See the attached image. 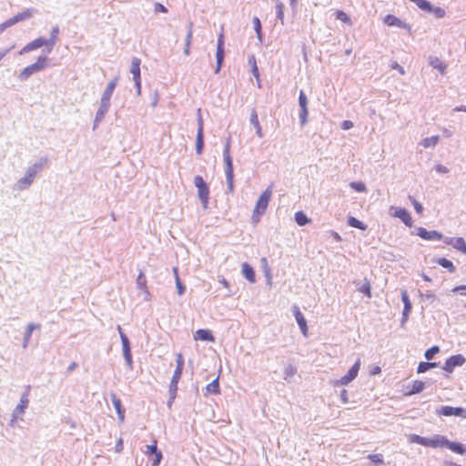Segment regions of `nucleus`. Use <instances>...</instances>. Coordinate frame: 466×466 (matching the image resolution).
Returning <instances> with one entry per match:
<instances>
[{
  "instance_id": "f257e3e1",
  "label": "nucleus",
  "mask_w": 466,
  "mask_h": 466,
  "mask_svg": "<svg viewBox=\"0 0 466 466\" xmlns=\"http://www.w3.org/2000/svg\"><path fill=\"white\" fill-rule=\"evenodd\" d=\"M409 441L411 443H417L424 447L431 448H448L451 451L463 455L466 452V446L461 442L451 441L445 436L436 434L433 438L422 437L418 434H410Z\"/></svg>"
},
{
  "instance_id": "f03ea898",
  "label": "nucleus",
  "mask_w": 466,
  "mask_h": 466,
  "mask_svg": "<svg viewBox=\"0 0 466 466\" xmlns=\"http://www.w3.org/2000/svg\"><path fill=\"white\" fill-rule=\"evenodd\" d=\"M231 137L227 138L223 149V157L225 163V175L228 193L234 192V167L233 160L230 156Z\"/></svg>"
},
{
  "instance_id": "7ed1b4c3",
  "label": "nucleus",
  "mask_w": 466,
  "mask_h": 466,
  "mask_svg": "<svg viewBox=\"0 0 466 466\" xmlns=\"http://www.w3.org/2000/svg\"><path fill=\"white\" fill-rule=\"evenodd\" d=\"M48 66V57L46 55L42 54L36 59V61L25 67L18 75V78L21 81L27 80L32 75L44 70Z\"/></svg>"
},
{
  "instance_id": "20e7f679",
  "label": "nucleus",
  "mask_w": 466,
  "mask_h": 466,
  "mask_svg": "<svg viewBox=\"0 0 466 466\" xmlns=\"http://www.w3.org/2000/svg\"><path fill=\"white\" fill-rule=\"evenodd\" d=\"M194 185L198 188V197L204 208H208L209 200V187L204 178L198 175L194 177Z\"/></svg>"
},
{
  "instance_id": "39448f33",
  "label": "nucleus",
  "mask_w": 466,
  "mask_h": 466,
  "mask_svg": "<svg viewBox=\"0 0 466 466\" xmlns=\"http://www.w3.org/2000/svg\"><path fill=\"white\" fill-rule=\"evenodd\" d=\"M30 385L26 386L25 390L22 393L20 397V401L17 406L15 408L12 413L11 422L16 421L18 418L25 413V410L27 409L29 404V391Z\"/></svg>"
},
{
  "instance_id": "423d86ee",
  "label": "nucleus",
  "mask_w": 466,
  "mask_h": 466,
  "mask_svg": "<svg viewBox=\"0 0 466 466\" xmlns=\"http://www.w3.org/2000/svg\"><path fill=\"white\" fill-rule=\"evenodd\" d=\"M272 185L268 186L266 190L262 192V194L259 196L258 199L257 200L256 207H255V216H262L269 203V200L271 198L272 195Z\"/></svg>"
},
{
  "instance_id": "0eeeda50",
  "label": "nucleus",
  "mask_w": 466,
  "mask_h": 466,
  "mask_svg": "<svg viewBox=\"0 0 466 466\" xmlns=\"http://www.w3.org/2000/svg\"><path fill=\"white\" fill-rule=\"evenodd\" d=\"M436 413L440 416H455L466 419V409L462 407L441 406L436 410Z\"/></svg>"
},
{
  "instance_id": "6e6552de",
  "label": "nucleus",
  "mask_w": 466,
  "mask_h": 466,
  "mask_svg": "<svg viewBox=\"0 0 466 466\" xmlns=\"http://www.w3.org/2000/svg\"><path fill=\"white\" fill-rule=\"evenodd\" d=\"M141 60L138 57H133L131 61L130 73L133 76L135 86L137 88V95L141 93V74H140Z\"/></svg>"
},
{
  "instance_id": "1a4fd4ad",
  "label": "nucleus",
  "mask_w": 466,
  "mask_h": 466,
  "mask_svg": "<svg viewBox=\"0 0 466 466\" xmlns=\"http://www.w3.org/2000/svg\"><path fill=\"white\" fill-rule=\"evenodd\" d=\"M466 362V358L461 354H456L449 357L442 369L448 372H453L454 369L457 367H461Z\"/></svg>"
},
{
  "instance_id": "9d476101",
  "label": "nucleus",
  "mask_w": 466,
  "mask_h": 466,
  "mask_svg": "<svg viewBox=\"0 0 466 466\" xmlns=\"http://www.w3.org/2000/svg\"><path fill=\"white\" fill-rule=\"evenodd\" d=\"M299 121L300 125L303 127L308 122V97L303 90L299 91Z\"/></svg>"
},
{
  "instance_id": "9b49d317",
  "label": "nucleus",
  "mask_w": 466,
  "mask_h": 466,
  "mask_svg": "<svg viewBox=\"0 0 466 466\" xmlns=\"http://www.w3.org/2000/svg\"><path fill=\"white\" fill-rule=\"evenodd\" d=\"M42 46H46V49L43 50V54L46 55L47 56V43L46 41V38L40 36V37H37L35 38V40L29 42L28 44H26L20 51H19V54L20 55H24L25 53H29L33 50H35V49H38Z\"/></svg>"
},
{
  "instance_id": "f8f14e48",
  "label": "nucleus",
  "mask_w": 466,
  "mask_h": 466,
  "mask_svg": "<svg viewBox=\"0 0 466 466\" xmlns=\"http://www.w3.org/2000/svg\"><path fill=\"white\" fill-rule=\"evenodd\" d=\"M417 236L424 240L435 241V240H444L446 237L442 235V233L437 230H428L425 228L419 227L417 228Z\"/></svg>"
},
{
  "instance_id": "ddd939ff",
  "label": "nucleus",
  "mask_w": 466,
  "mask_h": 466,
  "mask_svg": "<svg viewBox=\"0 0 466 466\" xmlns=\"http://www.w3.org/2000/svg\"><path fill=\"white\" fill-rule=\"evenodd\" d=\"M360 368V360L359 359L348 370L347 374L342 376L339 380L338 383L340 385H348L350 382H351L359 373Z\"/></svg>"
},
{
  "instance_id": "4468645a",
  "label": "nucleus",
  "mask_w": 466,
  "mask_h": 466,
  "mask_svg": "<svg viewBox=\"0 0 466 466\" xmlns=\"http://www.w3.org/2000/svg\"><path fill=\"white\" fill-rule=\"evenodd\" d=\"M109 107H110L109 102L100 100V105L96 113V116L94 119L93 130H96V127H98L99 123L104 119L105 116L106 115V113L109 110Z\"/></svg>"
},
{
  "instance_id": "2eb2a0df",
  "label": "nucleus",
  "mask_w": 466,
  "mask_h": 466,
  "mask_svg": "<svg viewBox=\"0 0 466 466\" xmlns=\"http://www.w3.org/2000/svg\"><path fill=\"white\" fill-rule=\"evenodd\" d=\"M444 243L447 245L451 246L458 251L461 252L462 254L466 255V241L461 237H456V238H448L446 237L444 238Z\"/></svg>"
},
{
  "instance_id": "dca6fc26",
  "label": "nucleus",
  "mask_w": 466,
  "mask_h": 466,
  "mask_svg": "<svg viewBox=\"0 0 466 466\" xmlns=\"http://www.w3.org/2000/svg\"><path fill=\"white\" fill-rule=\"evenodd\" d=\"M35 170L34 167H28L25 175L18 180V187L19 189H25L27 188L34 181V178L35 177Z\"/></svg>"
},
{
  "instance_id": "f3484780",
  "label": "nucleus",
  "mask_w": 466,
  "mask_h": 466,
  "mask_svg": "<svg viewBox=\"0 0 466 466\" xmlns=\"http://www.w3.org/2000/svg\"><path fill=\"white\" fill-rule=\"evenodd\" d=\"M393 216L400 218L405 226L411 228L413 220L410 213L404 208H396Z\"/></svg>"
},
{
  "instance_id": "a211bd4d",
  "label": "nucleus",
  "mask_w": 466,
  "mask_h": 466,
  "mask_svg": "<svg viewBox=\"0 0 466 466\" xmlns=\"http://www.w3.org/2000/svg\"><path fill=\"white\" fill-rule=\"evenodd\" d=\"M36 10L35 8H27L24 10L23 12H20L14 15L13 17L9 18V22L12 25L17 24L18 22L26 20L31 18L35 14H36Z\"/></svg>"
},
{
  "instance_id": "6ab92c4d",
  "label": "nucleus",
  "mask_w": 466,
  "mask_h": 466,
  "mask_svg": "<svg viewBox=\"0 0 466 466\" xmlns=\"http://www.w3.org/2000/svg\"><path fill=\"white\" fill-rule=\"evenodd\" d=\"M110 399L117 414L118 420L123 422L125 420V409L122 406L121 400L114 392L110 393Z\"/></svg>"
},
{
  "instance_id": "aec40b11",
  "label": "nucleus",
  "mask_w": 466,
  "mask_h": 466,
  "mask_svg": "<svg viewBox=\"0 0 466 466\" xmlns=\"http://www.w3.org/2000/svg\"><path fill=\"white\" fill-rule=\"evenodd\" d=\"M294 317L296 319V321L300 329V331L304 336H307L308 333V325L307 320L303 315V313L299 310V309L295 306L294 307Z\"/></svg>"
},
{
  "instance_id": "412c9836",
  "label": "nucleus",
  "mask_w": 466,
  "mask_h": 466,
  "mask_svg": "<svg viewBox=\"0 0 466 466\" xmlns=\"http://www.w3.org/2000/svg\"><path fill=\"white\" fill-rule=\"evenodd\" d=\"M383 21H384V24H386L389 26H397L399 28H404V29L410 28V25L407 23L400 20L394 15H387L384 17Z\"/></svg>"
},
{
  "instance_id": "4be33fe9",
  "label": "nucleus",
  "mask_w": 466,
  "mask_h": 466,
  "mask_svg": "<svg viewBox=\"0 0 466 466\" xmlns=\"http://www.w3.org/2000/svg\"><path fill=\"white\" fill-rule=\"evenodd\" d=\"M194 339L196 340H201V341H208V342L215 341V337L212 334V332L209 329H198L194 334Z\"/></svg>"
},
{
  "instance_id": "5701e85b",
  "label": "nucleus",
  "mask_w": 466,
  "mask_h": 466,
  "mask_svg": "<svg viewBox=\"0 0 466 466\" xmlns=\"http://www.w3.org/2000/svg\"><path fill=\"white\" fill-rule=\"evenodd\" d=\"M117 81H118L117 77H115L107 84V86H106V89L104 90L102 96H101L102 101L110 103L113 92L117 85Z\"/></svg>"
},
{
  "instance_id": "b1692460",
  "label": "nucleus",
  "mask_w": 466,
  "mask_h": 466,
  "mask_svg": "<svg viewBox=\"0 0 466 466\" xmlns=\"http://www.w3.org/2000/svg\"><path fill=\"white\" fill-rule=\"evenodd\" d=\"M40 328H41V325L38 323H29L26 326L25 331L24 333V338H23V348L24 349L27 348L33 331L35 329H40Z\"/></svg>"
},
{
  "instance_id": "393cba45",
  "label": "nucleus",
  "mask_w": 466,
  "mask_h": 466,
  "mask_svg": "<svg viewBox=\"0 0 466 466\" xmlns=\"http://www.w3.org/2000/svg\"><path fill=\"white\" fill-rule=\"evenodd\" d=\"M241 272L245 279L250 283H254L256 281V274L253 267L249 265L248 262H244L242 264Z\"/></svg>"
},
{
  "instance_id": "a878e982",
  "label": "nucleus",
  "mask_w": 466,
  "mask_h": 466,
  "mask_svg": "<svg viewBox=\"0 0 466 466\" xmlns=\"http://www.w3.org/2000/svg\"><path fill=\"white\" fill-rule=\"evenodd\" d=\"M59 35V27L58 25H55L52 27L50 32V37L46 39L47 43V54H50L56 43L57 37Z\"/></svg>"
},
{
  "instance_id": "bb28decb",
  "label": "nucleus",
  "mask_w": 466,
  "mask_h": 466,
  "mask_svg": "<svg viewBox=\"0 0 466 466\" xmlns=\"http://www.w3.org/2000/svg\"><path fill=\"white\" fill-rule=\"evenodd\" d=\"M250 124L255 127L256 134L258 137H263L262 128L260 127L257 111L253 109L250 114Z\"/></svg>"
},
{
  "instance_id": "cd10ccee",
  "label": "nucleus",
  "mask_w": 466,
  "mask_h": 466,
  "mask_svg": "<svg viewBox=\"0 0 466 466\" xmlns=\"http://www.w3.org/2000/svg\"><path fill=\"white\" fill-rule=\"evenodd\" d=\"M181 376L182 373H177L174 371L168 389V394L171 395V397H173L174 392L177 393V384L181 379Z\"/></svg>"
},
{
  "instance_id": "c85d7f7f",
  "label": "nucleus",
  "mask_w": 466,
  "mask_h": 466,
  "mask_svg": "<svg viewBox=\"0 0 466 466\" xmlns=\"http://www.w3.org/2000/svg\"><path fill=\"white\" fill-rule=\"evenodd\" d=\"M425 389V383L421 380H413L411 387L406 395L410 396L421 392Z\"/></svg>"
},
{
  "instance_id": "c756f323",
  "label": "nucleus",
  "mask_w": 466,
  "mask_h": 466,
  "mask_svg": "<svg viewBox=\"0 0 466 466\" xmlns=\"http://www.w3.org/2000/svg\"><path fill=\"white\" fill-rule=\"evenodd\" d=\"M206 390H207L208 393L214 394V395H217V394L220 393V387H219L218 377L214 379L210 383H208L206 386Z\"/></svg>"
},
{
  "instance_id": "7c9ffc66",
  "label": "nucleus",
  "mask_w": 466,
  "mask_h": 466,
  "mask_svg": "<svg viewBox=\"0 0 466 466\" xmlns=\"http://www.w3.org/2000/svg\"><path fill=\"white\" fill-rule=\"evenodd\" d=\"M347 223L350 227L355 228H358V229H360L363 231L366 230L368 228L366 224H364L362 221H360V219H358L357 218L352 217V216H350L348 218Z\"/></svg>"
},
{
  "instance_id": "2f4dec72",
  "label": "nucleus",
  "mask_w": 466,
  "mask_h": 466,
  "mask_svg": "<svg viewBox=\"0 0 466 466\" xmlns=\"http://www.w3.org/2000/svg\"><path fill=\"white\" fill-rule=\"evenodd\" d=\"M439 364V362L421 361L418 365L417 372L424 373L430 370L431 369L437 368Z\"/></svg>"
},
{
  "instance_id": "473e14b6",
  "label": "nucleus",
  "mask_w": 466,
  "mask_h": 466,
  "mask_svg": "<svg viewBox=\"0 0 466 466\" xmlns=\"http://www.w3.org/2000/svg\"><path fill=\"white\" fill-rule=\"evenodd\" d=\"M294 219L299 226H306L310 222V218L303 211H297L294 215Z\"/></svg>"
},
{
  "instance_id": "72a5a7b5",
  "label": "nucleus",
  "mask_w": 466,
  "mask_h": 466,
  "mask_svg": "<svg viewBox=\"0 0 466 466\" xmlns=\"http://www.w3.org/2000/svg\"><path fill=\"white\" fill-rule=\"evenodd\" d=\"M436 262L451 273H453L456 270V267L453 265L452 261L446 258H439Z\"/></svg>"
},
{
  "instance_id": "f704fd0d",
  "label": "nucleus",
  "mask_w": 466,
  "mask_h": 466,
  "mask_svg": "<svg viewBox=\"0 0 466 466\" xmlns=\"http://www.w3.org/2000/svg\"><path fill=\"white\" fill-rule=\"evenodd\" d=\"M205 147L204 133L197 132L196 137V153L201 155Z\"/></svg>"
},
{
  "instance_id": "c9c22d12",
  "label": "nucleus",
  "mask_w": 466,
  "mask_h": 466,
  "mask_svg": "<svg viewBox=\"0 0 466 466\" xmlns=\"http://www.w3.org/2000/svg\"><path fill=\"white\" fill-rule=\"evenodd\" d=\"M224 58H225V49H217V52H216L217 66L215 68L216 74L219 73L221 66L224 63Z\"/></svg>"
},
{
  "instance_id": "e433bc0d",
  "label": "nucleus",
  "mask_w": 466,
  "mask_h": 466,
  "mask_svg": "<svg viewBox=\"0 0 466 466\" xmlns=\"http://www.w3.org/2000/svg\"><path fill=\"white\" fill-rule=\"evenodd\" d=\"M439 140H440L439 136H432V137H426V138L422 139L420 142V145L425 148L434 147L439 143Z\"/></svg>"
},
{
  "instance_id": "4c0bfd02",
  "label": "nucleus",
  "mask_w": 466,
  "mask_h": 466,
  "mask_svg": "<svg viewBox=\"0 0 466 466\" xmlns=\"http://www.w3.org/2000/svg\"><path fill=\"white\" fill-rule=\"evenodd\" d=\"M137 286L139 289L147 292V294L148 293V290H147V279H146V276L144 274V272L142 270L139 271V274L137 278Z\"/></svg>"
},
{
  "instance_id": "58836bf2",
  "label": "nucleus",
  "mask_w": 466,
  "mask_h": 466,
  "mask_svg": "<svg viewBox=\"0 0 466 466\" xmlns=\"http://www.w3.org/2000/svg\"><path fill=\"white\" fill-rule=\"evenodd\" d=\"M430 65L439 70L441 74H444L446 69V65L438 57H431Z\"/></svg>"
},
{
  "instance_id": "ea45409f",
  "label": "nucleus",
  "mask_w": 466,
  "mask_h": 466,
  "mask_svg": "<svg viewBox=\"0 0 466 466\" xmlns=\"http://www.w3.org/2000/svg\"><path fill=\"white\" fill-rule=\"evenodd\" d=\"M401 301L403 302V310L406 312H411L412 304L410 302L407 290L401 291Z\"/></svg>"
},
{
  "instance_id": "a19ab883",
  "label": "nucleus",
  "mask_w": 466,
  "mask_h": 466,
  "mask_svg": "<svg viewBox=\"0 0 466 466\" xmlns=\"http://www.w3.org/2000/svg\"><path fill=\"white\" fill-rule=\"evenodd\" d=\"M252 22H253L254 30L256 32L257 37H258V41L261 43L262 37H263L261 22L258 16H254Z\"/></svg>"
},
{
  "instance_id": "79ce46f5",
  "label": "nucleus",
  "mask_w": 466,
  "mask_h": 466,
  "mask_svg": "<svg viewBox=\"0 0 466 466\" xmlns=\"http://www.w3.org/2000/svg\"><path fill=\"white\" fill-rule=\"evenodd\" d=\"M410 2L414 3L420 10L424 12H431V4L428 0H410Z\"/></svg>"
},
{
  "instance_id": "37998d69",
  "label": "nucleus",
  "mask_w": 466,
  "mask_h": 466,
  "mask_svg": "<svg viewBox=\"0 0 466 466\" xmlns=\"http://www.w3.org/2000/svg\"><path fill=\"white\" fill-rule=\"evenodd\" d=\"M276 17L280 20L281 24H284V5L277 0L276 4Z\"/></svg>"
},
{
  "instance_id": "c03bdc74",
  "label": "nucleus",
  "mask_w": 466,
  "mask_h": 466,
  "mask_svg": "<svg viewBox=\"0 0 466 466\" xmlns=\"http://www.w3.org/2000/svg\"><path fill=\"white\" fill-rule=\"evenodd\" d=\"M439 352H440V347L435 345V346H432L430 349L426 350V351L424 353V357L427 360H431Z\"/></svg>"
},
{
  "instance_id": "a18cd8bd",
  "label": "nucleus",
  "mask_w": 466,
  "mask_h": 466,
  "mask_svg": "<svg viewBox=\"0 0 466 466\" xmlns=\"http://www.w3.org/2000/svg\"><path fill=\"white\" fill-rule=\"evenodd\" d=\"M335 18L346 24H350V17L342 10H337L335 13Z\"/></svg>"
},
{
  "instance_id": "49530a36",
  "label": "nucleus",
  "mask_w": 466,
  "mask_h": 466,
  "mask_svg": "<svg viewBox=\"0 0 466 466\" xmlns=\"http://www.w3.org/2000/svg\"><path fill=\"white\" fill-rule=\"evenodd\" d=\"M350 187L357 192H366L367 187L361 181H353L350 183Z\"/></svg>"
},
{
  "instance_id": "de8ad7c7",
  "label": "nucleus",
  "mask_w": 466,
  "mask_h": 466,
  "mask_svg": "<svg viewBox=\"0 0 466 466\" xmlns=\"http://www.w3.org/2000/svg\"><path fill=\"white\" fill-rule=\"evenodd\" d=\"M358 290L361 293H363L365 296H367L368 298H370L371 297V288H370V282L365 279V283L362 284L359 289Z\"/></svg>"
},
{
  "instance_id": "09e8293b",
  "label": "nucleus",
  "mask_w": 466,
  "mask_h": 466,
  "mask_svg": "<svg viewBox=\"0 0 466 466\" xmlns=\"http://www.w3.org/2000/svg\"><path fill=\"white\" fill-rule=\"evenodd\" d=\"M409 199L411 202L415 211L419 215H421L423 213V210H424L422 204H420L418 200H416V198L414 197H412V196H409Z\"/></svg>"
},
{
  "instance_id": "8fccbe9b",
  "label": "nucleus",
  "mask_w": 466,
  "mask_h": 466,
  "mask_svg": "<svg viewBox=\"0 0 466 466\" xmlns=\"http://www.w3.org/2000/svg\"><path fill=\"white\" fill-rule=\"evenodd\" d=\"M176 362L177 365L174 371L177 373H182L184 369V359L181 353L177 354Z\"/></svg>"
},
{
  "instance_id": "3c124183",
  "label": "nucleus",
  "mask_w": 466,
  "mask_h": 466,
  "mask_svg": "<svg viewBox=\"0 0 466 466\" xmlns=\"http://www.w3.org/2000/svg\"><path fill=\"white\" fill-rule=\"evenodd\" d=\"M431 14H433L436 18H442L445 16V10L440 6L431 5Z\"/></svg>"
},
{
  "instance_id": "603ef678",
  "label": "nucleus",
  "mask_w": 466,
  "mask_h": 466,
  "mask_svg": "<svg viewBox=\"0 0 466 466\" xmlns=\"http://www.w3.org/2000/svg\"><path fill=\"white\" fill-rule=\"evenodd\" d=\"M250 60H253V66H251V73H252L253 76L257 78V80L258 82V86H260V84H259V71H258V66H257V62H256V58H255L254 55L250 56Z\"/></svg>"
},
{
  "instance_id": "864d4df0",
  "label": "nucleus",
  "mask_w": 466,
  "mask_h": 466,
  "mask_svg": "<svg viewBox=\"0 0 466 466\" xmlns=\"http://www.w3.org/2000/svg\"><path fill=\"white\" fill-rule=\"evenodd\" d=\"M368 459L376 464H384L383 455L380 453L369 454Z\"/></svg>"
},
{
  "instance_id": "5fc2aeb1",
  "label": "nucleus",
  "mask_w": 466,
  "mask_h": 466,
  "mask_svg": "<svg viewBox=\"0 0 466 466\" xmlns=\"http://www.w3.org/2000/svg\"><path fill=\"white\" fill-rule=\"evenodd\" d=\"M159 451L157 446V441H154L152 444L146 446L145 453L148 456H153L156 452Z\"/></svg>"
},
{
  "instance_id": "6e6d98bb",
  "label": "nucleus",
  "mask_w": 466,
  "mask_h": 466,
  "mask_svg": "<svg viewBox=\"0 0 466 466\" xmlns=\"http://www.w3.org/2000/svg\"><path fill=\"white\" fill-rule=\"evenodd\" d=\"M120 339L122 343L123 351L131 350L130 341L125 333H121Z\"/></svg>"
},
{
  "instance_id": "4d7b16f0",
  "label": "nucleus",
  "mask_w": 466,
  "mask_h": 466,
  "mask_svg": "<svg viewBox=\"0 0 466 466\" xmlns=\"http://www.w3.org/2000/svg\"><path fill=\"white\" fill-rule=\"evenodd\" d=\"M120 339L122 343L123 351L131 350L130 341L125 333H121Z\"/></svg>"
},
{
  "instance_id": "13d9d810",
  "label": "nucleus",
  "mask_w": 466,
  "mask_h": 466,
  "mask_svg": "<svg viewBox=\"0 0 466 466\" xmlns=\"http://www.w3.org/2000/svg\"><path fill=\"white\" fill-rule=\"evenodd\" d=\"M153 457L154 458L151 461V466H159L163 459L162 452L159 451L156 452V454H154Z\"/></svg>"
},
{
  "instance_id": "bf43d9fd",
  "label": "nucleus",
  "mask_w": 466,
  "mask_h": 466,
  "mask_svg": "<svg viewBox=\"0 0 466 466\" xmlns=\"http://www.w3.org/2000/svg\"><path fill=\"white\" fill-rule=\"evenodd\" d=\"M296 372V368L289 364L284 369V378L287 379L289 377H292L295 375Z\"/></svg>"
},
{
  "instance_id": "052dcab7",
  "label": "nucleus",
  "mask_w": 466,
  "mask_h": 466,
  "mask_svg": "<svg viewBox=\"0 0 466 466\" xmlns=\"http://www.w3.org/2000/svg\"><path fill=\"white\" fill-rule=\"evenodd\" d=\"M123 355H124V359L126 360L127 365L131 370L132 369V365H133L131 350L123 351Z\"/></svg>"
},
{
  "instance_id": "680f3d73",
  "label": "nucleus",
  "mask_w": 466,
  "mask_h": 466,
  "mask_svg": "<svg viewBox=\"0 0 466 466\" xmlns=\"http://www.w3.org/2000/svg\"><path fill=\"white\" fill-rule=\"evenodd\" d=\"M198 131L200 133H204V121L202 116L200 114V108L198 110Z\"/></svg>"
},
{
  "instance_id": "e2e57ef3",
  "label": "nucleus",
  "mask_w": 466,
  "mask_h": 466,
  "mask_svg": "<svg viewBox=\"0 0 466 466\" xmlns=\"http://www.w3.org/2000/svg\"><path fill=\"white\" fill-rule=\"evenodd\" d=\"M176 286H177V294L179 296L183 295L184 292H185V286L183 285L182 281L180 280L179 277L177 276V280H176Z\"/></svg>"
},
{
  "instance_id": "0e129e2a",
  "label": "nucleus",
  "mask_w": 466,
  "mask_h": 466,
  "mask_svg": "<svg viewBox=\"0 0 466 466\" xmlns=\"http://www.w3.org/2000/svg\"><path fill=\"white\" fill-rule=\"evenodd\" d=\"M47 161L46 158H41L39 162L37 163H35L33 166H31L30 167H34L35 170V174H37V172L44 167L45 163Z\"/></svg>"
},
{
  "instance_id": "69168bd1",
  "label": "nucleus",
  "mask_w": 466,
  "mask_h": 466,
  "mask_svg": "<svg viewBox=\"0 0 466 466\" xmlns=\"http://www.w3.org/2000/svg\"><path fill=\"white\" fill-rule=\"evenodd\" d=\"M451 292L466 295V285L456 286L451 289Z\"/></svg>"
},
{
  "instance_id": "338daca9",
  "label": "nucleus",
  "mask_w": 466,
  "mask_h": 466,
  "mask_svg": "<svg viewBox=\"0 0 466 466\" xmlns=\"http://www.w3.org/2000/svg\"><path fill=\"white\" fill-rule=\"evenodd\" d=\"M224 45V35L223 33H220L217 41V49H225Z\"/></svg>"
},
{
  "instance_id": "774afa93",
  "label": "nucleus",
  "mask_w": 466,
  "mask_h": 466,
  "mask_svg": "<svg viewBox=\"0 0 466 466\" xmlns=\"http://www.w3.org/2000/svg\"><path fill=\"white\" fill-rule=\"evenodd\" d=\"M434 168L438 173L441 174H446L449 172V168L441 164L436 165Z\"/></svg>"
}]
</instances>
